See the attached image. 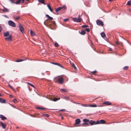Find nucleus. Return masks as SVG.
I'll return each mask as SVG.
<instances>
[{
    "label": "nucleus",
    "instance_id": "1",
    "mask_svg": "<svg viewBox=\"0 0 131 131\" xmlns=\"http://www.w3.org/2000/svg\"><path fill=\"white\" fill-rule=\"evenodd\" d=\"M8 24L9 25L12 27H16V25L15 23L12 20H9L8 22Z\"/></svg>",
    "mask_w": 131,
    "mask_h": 131
},
{
    "label": "nucleus",
    "instance_id": "2",
    "mask_svg": "<svg viewBox=\"0 0 131 131\" xmlns=\"http://www.w3.org/2000/svg\"><path fill=\"white\" fill-rule=\"evenodd\" d=\"M96 23L97 25H100L102 26H103L104 24L103 22L100 20H97L96 21Z\"/></svg>",
    "mask_w": 131,
    "mask_h": 131
},
{
    "label": "nucleus",
    "instance_id": "3",
    "mask_svg": "<svg viewBox=\"0 0 131 131\" xmlns=\"http://www.w3.org/2000/svg\"><path fill=\"white\" fill-rule=\"evenodd\" d=\"M73 20L74 22H80L81 21L82 19L80 18H77L76 17H74L73 18Z\"/></svg>",
    "mask_w": 131,
    "mask_h": 131
},
{
    "label": "nucleus",
    "instance_id": "4",
    "mask_svg": "<svg viewBox=\"0 0 131 131\" xmlns=\"http://www.w3.org/2000/svg\"><path fill=\"white\" fill-rule=\"evenodd\" d=\"M19 30L21 31L23 34L24 33V29L23 27L20 24L19 25Z\"/></svg>",
    "mask_w": 131,
    "mask_h": 131
},
{
    "label": "nucleus",
    "instance_id": "5",
    "mask_svg": "<svg viewBox=\"0 0 131 131\" xmlns=\"http://www.w3.org/2000/svg\"><path fill=\"white\" fill-rule=\"evenodd\" d=\"M63 78H59L58 79V81L59 83L62 84L63 82Z\"/></svg>",
    "mask_w": 131,
    "mask_h": 131
},
{
    "label": "nucleus",
    "instance_id": "6",
    "mask_svg": "<svg viewBox=\"0 0 131 131\" xmlns=\"http://www.w3.org/2000/svg\"><path fill=\"white\" fill-rule=\"evenodd\" d=\"M64 7V9L66 8V6H63V7H59L57 8H56L55 10V12L56 13H57L59 10H61Z\"/></svg>",
    "mask_w": 131,
    "mask_h": 131
},
{
    "label": "nucleus",
    "instance_id": "7",
    "mask_svg": "<svg viewBox=\"0 0 131 131\" xmlns=\"http://www.w3.org/2000/svg\"><path fill=\"white\" fill-rule=\"evenodd\" d=\"M5 39L8 41H11L12 40V37L11 35H9L8 37L5 38Z\"/></svg>",
    "mask_w": 131,
    "mask_h": 131
},
{
    "label": "nucleus",
    "instance_id": "8",
    "mask_svg": "<svg viewBox=\"0 0 131 131\" xmlns=\"http://www.w3.org/2000/svg\"><path fill=\"white\" fill-rule=\"evenodd\" d=\"M0 118H1L2 120H4L5 119H6L7 118L6 117L2 115H0Z\"/></svg>",
    "mask_w": 131,
    "mask_h": 131
},
{
    "label": "nucleus",
    "instance_id": "9",
    "mask_svg": "<svg viewBox=\"0 0 131 131\" xmlns=\"http://www.w3.org/2000/svg\"><path fill=\"white\" fill-rule=\"evenodd\" d=\"M81 121L80 119L79 118L76 119L75 120V124H79L80 122Z\"/></svg>",
    "mask_w": 131,
    "mask_h": 131
},
{
    "label": "nucleus",
    "instance_id": "10",
    "mask_svg": "<svg viewBox=\"0 0 131 131\" xmlns=\"http://www.w3.org/2000/svg\"><path fill=\"white\" fill-rule=\"evenodd\" d=\"M1 123L3 128H5L6 127V125L5 124H4V123H3L2 122H1Z\"/></svg>",
    "mask_w": 131,
    "mask_h": 131
},
{
    "label": "nucleus",
    "instance_id": "11",
    "mask_svg": "<svg viewBox=\"0 0 131 131\" xmlns=\"http://www.w3.org/2000/svg\"><path fill=\"white\" fill-rule=\"evenodd\" d=\"M89 123L91 125H93L95 124V122L92 120L89 121Z\"/></svg>",
    "mask_w": 131,
    "mask_h": 131
},
{
    "label": "nucleus",
    "instance_id": "12",
    "mask_svg": "<svg viewBox=\"0 0 131 131\" xmlns=\"http://www.w3.org/2000/svg\"><path fill=\"white\" fill-rule=\"evenodd\" d=\"M104 104H106V105H110L111 104V103L109 101H106L104 103Z\"/></svg>",
    "mask_w": 131,
    "mask_h": 131
},
{
    "label": "nucleus",
    "instance_id": "13",
    "mask_svg": "<svg viewBox=\"0 0 131 131\" xmlns=\"http://www.w3.org/2000/svg\"><path fill=\"white\" fill-rule=\"evenodd\" d=\"M46 17L48 18V19L49 20H52L53 19L52 17H50L48 14H46Z\"/></svg>",
    "mask_w": 131,
    "mask_h": 131
},
{
    "label": "nucleus",
    "instance_id": "14",
    "mask_svg": "<svg viewBox=\"0 0 131 131\" xmlns=\"http://www.w3.org/2000/svg\"><path fill=\"white\" fill-rule=\"evenodd\" d=\"M9 35V33L8 31H7L4 34V37H7Z\"/></svg>",
    "mask_w": 131,
    "mask_h": 131
},
{
    "label": "nucleus",
    "instance_id": "15",
    "mask_svg": "<svg viewBox=\"0 0 131 131\" xmlns=\"http://www.w3.org/2000/svg\"><path fill=\"white\" fill-rule=\"evenodd\" d=\"M3 9L2 10L3 11L6 12H8V9L7 8L4 7L3 6Z\"/></svg>",
    "mask_w": 131,
    "mask_h": 131
},
{
    "label": "nucleus",
    "instance_id": "16",
    "mask_svg": "<svg viewBox=\"0 0 131 131\" xmlns=\"http://www.w3.org/2000/svg\"><path fill=\"white\" fill-rule=\"evenodd\" d=\"M0 102L2 103H5V100L4 99L0 98Z\"/></svg>",
    "mask_w": 131,
    "mask_h": 131
},
{
    "label": "nucleus",
    "instance_id": "17",
    "mask_svg": "<svg viewBox=\"0 0 131 131\" xmlns=\"http://www.w3.org/2000/svg\"><path fill=\"white\" fill-rule=\"evenodd\" d=\"M60 91L61 92H67L68 91V90L66 89H61L60 90Z\"/></svg>",
    "mask_w": 131,
    "mask_h": 131
},
{
    "label": "nucleus",
    "instance_id": "18",
    "mask_svg": "<svg viewBox=\"0 0 131 131\" xmlns=\"http://www.w3.org/2000/svg\"><path fill=\"white\" fill-rule=\"evenodd\" d=\"M47 6L48 7L49 9L50 10V11L51 12H52V10L51 8L50 5L49 4H48L47 5Z\"/></svg>",
    "mask_w": 131,
    "mask_h": 131
},
{
    "label": "nucleus",
    "instance_id": "19",
    "mask_svg": "<svg viewBox=\"0 0 131 131\" xmlns=\"http://www.w3.org/2000/svg\"><path fill=\"white\" fill-rule=\"evenodd\" d=\"M45 0H38V2L42 4L45 5V4L44 3Z\"/></svg>",
    "mask_w": 131,
    "mask_h": 131
},
{
    "label": "nucleus",
    "instance_id": "20",
    "mask_svg": "<svg viewBox=\"0 0 131 131\" xmlns=\"http://www.w3.org/2000/svg\"><path fill=\"white\" fill-rule=\"evenodd\" d=\"M27 59H28L27 58L26 59H24V60H23V59L18 60H17L16 61L17 62H20L23 61H24L26 60H27Z\"/></svg>",
    "mask_w": 131,
    "mask_h": 131
},
{
    "label": "nucleus",
    "instance_id": "21",
    "mask_svg": "<svg viewBox=\"0 0 131 131\" xmlns=\"http://www.w3.org/2000/svg\"><path fill=\"white\" fill-rule=\"evenodd\" d=\"M100 122V124H105L106 123V122L104 120H101Z\"/></svg>",
    "mask_w": 131,
    "mask_h": 131
},
{
    "label": "nucleus",
    "instance_id": "22",
    "mask_svg": "<svg viewBox=\"0 0 131 131\" xmlns=\"http://www.w3.org/2000/svg\"><path fill=\"white\" fill-rule=\"evenodd\" d=\"M30 34L32 36H34L35 35V34L34 32L32 31L31 30H30Z\"/></svg>",
    "mask_w": 131,
    "mask_h": 131
},
{
    "label": "nucleus",
    "instance_id": "23",
    "mask_svg": "<svg viewBox=\"0 0 131 131\" xmlns=\"http://www.w3.org/2000/svg\"><path fill=\"white\" fill-rule=\"evenodd\" d=\"M83 121L84 123H86L88 122H89V120L88 119L85 118L83 119Z\"/></svg>",
    "mask_w": 131,
    "mask_h": 131
},
{
    "label": "nucleus",
    "instance_id": "24",
    "mask_svg": "<svg viewBox=\"0 0 131 131\" xmlns=\"http://www.w3.org/2000/svg\"><path fill=\"white\" fill-rule=\"evenodd\" d=\"M101 36L102 37H103L105 36V34L104 32H102L101 33Z\"/></svg>",
    "mask_w": 131,
    "mask_h": 131
},
{
    "label": "nucleus",
    "instance_id": "25",
    "mask_svg": "<svg viewBox=\"0 0 131 131\" xmlns=\"http://www.w3.org/2000/svg\"><path fill=\"white\" fill-rule=\"evenodd\" d=\"M80 34L82 35H84L85 34V32L84 30H82L80 33Z\"/></svg>",
    "mask_w": 131,
    "mask_h": 131
},
{
    "label": "nucleus",
    "instance_id": "26",
    "mask_svg": "<svg viewBox=\"0 0 131 131\" xmlns=\"http://www.w3.org/2000/svg\"><path fill=\"white\" fill-rule=\"evenodd\" d=\"M128 68V66H126L124 67L123 68V69L124 70H127Z\"/></svg>",
    "mask_w": 131,
    "mask_h": 131
},
{
    "label": "nucleus",
    "instance_id": "27",
    "mask_svg": "<svg viewBox=\"0 0 131 131\" xmlns=\"http://www.w3.org/2000/svg\"><path fill=\"white\" fill-rule=\"evenodd\" d=\"M127 5H131V1L130 0L128 1L127 4Z\"/></svg>",
    "mask_w": 131,
    "mask_h": 131
},
{
    "label": "nucleus",
    "instance_id": "28",
    "mask_svg": "<svg viewBox=\"0 0 131 131\" xmlns=\"http://www.w3.org/2000/svg\"><path fill=\"white\" fill-rule=\"evenodd\" d=\"M36 108H37V109H39V110L45 109V108H42L41 107H36Z\"/></svg>",
    "mask_w": 131,
    "mask_h": 131
},
{
    "label": "nucleus",
    "instance_id": "29",
    "mask_svg": "<svg viewBox=\"0 0 131 131\" xmlns=\"http://www.w3.org/2000/svg\"><path fill=\"white\" fill-rule=\"evenodd\" d=\"M63 78H64L65 79V80H66V81H67L68 80V79L67 78V77L65 76H63Z\"/></svg>",
    "mask_w": 131,
    "mask_h": 131
},
{
    "label": "nucleus",
    "instance_id": "30",
    "mask_svg": "<svg viewBox=\"0 0 131 131\" xmlns=\"http://www.w3.org/2000/svg\"><path fill=\"white\" fill-rule=\"evenodd\" d=\"M20 3V2L19 0H17L15 2H14V3H15L17 4H19Z\"/></svg>",
    "mask_w": 131,
    "mask_h": 131
},
{
    "label": "nucleus",
    "instance_id": "31",
    "mask_svg": "<svg viewBox=\"0 0 131 131\" xmlns=\"http://www.w3.org/2000/svg\"><path fill=\"white\" fill-rule=\"evenodd\" d=\"M59 99H60L59 98H54L53 100V101L54 102H55V101H56L59 100Z\"/></svg>",
    "mask_w": 131,
    "mask_h": 131
},
{
    "label": "nucleus",
    "instance_id": "32",
    "mask_svg": "<svg viewBox=\"0 0 131 131\" xmlns=\"http://www.w3.org/2000/svg\"><path fill=\"white\" fill-rule=\"evenodd\" d=\"M13 102L14 103H16L17 102V101L16 99H14L13 100Z\"/></svg>",
    "mask_w": 131,
    "mask_h": 131
},
{
    "label": "nucleus",
    "instance_id": "33",
    "mask_svg": "<svg viewBox=\"0 0 131 131\" xmlns=\"http://www.w3.org/2000/svg\"><path fill=\"white\" fill-rule=\"evenodd\" d=\"M54 45L56 47H58L59 46L58 44L56 42H55Z\"/></svg>",
    "mask_w": 131,
    "mask_h": 131
},
{
    "label": "nucleus",
    "instance_id": "34",
    "mask_svg": "<svg viewBox=\"0 0 131 131\" xmlns=\"http://www.w3.org/2000/svg\"><path fill=\"white\" fill-rule=\"evenodd\" d=\"M20 17V16H18L15 18L14 17V18L16 20H18L19 19Z\"/></svg>",
    "mask_w": 131,
    "mask_h": 131
},
{
    "label": "nucleus",
    "instance_id": "35",
    "mask_svg": "<svg viewBox=\"0 0 131 131\" xmlns=\"http://www.w3.org/2000/svg\"><path fill=\"white\" fill-rule=\"evenodd\" d=\"M100 124V122L99 121H97L96 122H95V124Z\"/></svg>",
    "mask_w": 131,
    "mask_h": 131
},
{
    "label": "nucleus",
    "instance_id": "36",
    "mask_svg": "<svg viewBox=\"0 0 131 131\" xmlns=\"http://www.w3.org/2000/svg\"><path fill=\"white\" fill-rule=\"evenodd\" d=\"M70 99L69 97H68L66 96L64 97V99L66 100H68Z\"/></svg>",
    "mask_w": 131,
    "mask_h": 131
},
{
    "label": "nucleus",
    "instance_id": "37",
    "mask_svg": "<svg viewBox=\"0 0 131 131\" xmlns=\"http://www.w3.org/2000/svg\"><path fill=\"white\" fill-rule=\"evenodd\" d=\"M85 30L87 31L88 32H89L90 31L89 28H86L85 29Z\"/></svg>",
    "mask_w": 131,
    "mask_h": 131
},
{
    "label": "nucleus",
    "instance_id": "38",
    "mask_svg": "<svg viewBox=\"0 0 131 131\" xmlns=\"http://www.w3.org/2000/svg\"><path fill=\"white\" fill-rule=\"evenodd\" d=\"M96 72V71H95L92 72V73L93 74H95Z\"/></svg>",
    "mask_w": 131,
    "mask_h": 131
},
{
    "label": "nucleus",
    "instance_id": "39",
    "mask_svg": "<svg viewBox=\"0 0 131 131\" xmlns=\"http://www.w3.org/2000/svg\"><path fill=\"white\" fill-rule=\"evenodd\" d=\"M72 66L75 69H77V68L76 67L75 65L73 63H72Z\"/></svg>",
    "mask_w": 131,
    "mask_h": 131
},
{
    "label": "nucleus",
    "instance_id": "40",
    "mask_svg": "<svg viewBox=\"0 0 131 131\" xmlns=\"http://www.w3.org/2000/svg\"><path fill=\"white\" fill-rule=\"evenodd\" d=\"M88 26L87 25H83L82 26V27L83 28L86 27Z\"/></svg>",
    "mask_w": 131,
    "mask_h": 131
},
{
    "label": "nucleus",
    "instance_id": "41",
    "mask_svg": "<svg viewBox=\"0 0 131 131\" xmlns=\"http://www.w3.org/2000/svg\"><path fill=\"white\" fill-rule=\"evenodd\" d=\"M83 124L84 125H85L86 126H88V125H89V124L88 123H83Z\"/></svg>",
    "mask_w": 131,
    "mask_h": 131
},
{
    "label": "nucleus",
    "instance_id": "42",
    "mask_svg": "<svg viewBox=\"0 0 131 131\" xmlns=\"http://www.w3.org/2000/svg\"><path fill=\"white\" fill-rule=\"evenodd\" d=\"M81 105H82V106H85V107H87V106L86 105H85V104H81Z\"/></svg>",
    "mask_w": 131,
    "mask_h": 131
},
{
    "label": "nucleus",
    "instance_id": "43",
    "mask_svg": "<svg viewBox=\"0 0 131 131\" xmlns=\"http://www.w3.org/2000/svg\"><path fill=\"white\" fill-rule=\"evenodd\" d=\"M69 20V19H65L63 20L65 22H66L67 20Z\"/></svg>",
    "mask_w": 131,
    "mask_h": 131
},
{
    "label": "nucleus",
    "instance_id": "44",
    "mask_svg": "<svg viewBox=\"0 0 131 131\" xmlns=\"http://www.w3.org/2000/svg\"><path fill=\"white\" fill-rule=\"evenodd\" d=\"M2 27L1 26H0V32H1L2 31Z\"/></svg>",
    "mask_w": 131,
    "mask_h": 131
},
{
    "label": "nucleus",
    "instance_id": "45",
    "mask_svg": "<svg viewBox=\"0 0 131 131\" xmlns=\"http://www.w3.org/2000/svg\"><path fill=\"white\" fill-rule=\"evenodd\" d=\"M8 86L11 88L12 89H13L12 87L11 86L10 84H8Z\"/></svg>",
    "mask_w": 131,
    "mask_h": 131
},
{
    "label": "nucleus",
    "instance_id": "46",
    "mask_svg": "<svg viewBox=\"0 0 131 131\" xmlns=\"http://www.w3.org/2000/svg\"><path fill=\"white\" fill-rule=\"evenodd\" d=\"M3 16H4V17H6V18H9L8 17V16H7L6 15H3Z\"/></svg>",
    "mask_w": 131,
    "mask_h": 131
},
{
    "label": "nucleus",
    "instance_id": "47",
    "mask_svg": "<svg viewBox=\"0 0 131 131\" xmlns=\"http://www.w3.org/2000/svg\"><path fill=\"white\" fill-rule=\"evenodd\" d=\"M71 101V102H72L73 103H74L75 104H80V103H77L74 102H72V101Z\"/></svg>",
    "mask_w": 131,
    "mask_h": 131
},
{
    "label": "nucleus",
    "instance_id": "48",
    "mask_svg": "<svg viewBox=\"0 0 131 131\" xmlns=\"http://www.w3.org/2000/svg\"><path fill=\"white\" fill-rule=\"evenodd\" d=\"M116 44L118 45L120 44L119 43L118 41H116Z\"/></svg>",
    "mask_w": 131,
    "mask_h": 131
},
{
    "label": "nucleus",
    "instance_id": "49",
    "mask_svg": "<svg viewBox=\"0 0 131 131\" xmlns=\"http://www.w3.org/2000/svg\"><path fill=\"white\" fill-rule=\"evenodd\" d=\"M51 63L54 64L56 65L57 64V63L54 62H51Z\"/></svg>",
    "mask_w": 131,
    "mask_h": 131
},
{
    "label": "nucleus",
    "instance_id": "50",
    "mask_svg": "<svg viewBox=\"0 0 131 131\" xmlns=\"http://www.w3.org/2000/svg\"><path fill=\"white\" fill-rule=\"evenodd\" d=\"M46 116L47 117H49V115H48V114H46Z\"/></svg>",
    "mask_w": 131,
    "mask_h": 131
},
{
    "label": "nucleus",
    "instance_id": "51",
    "mask_svg": "<svg viewBox=\"0 0 131 131\" xmlns=\"http://www.w3.org/2000/svg\"><path fill=\"white\" fill-rule=\"evenodd\" d=\"M91 106L94 107H95L97 106H96L95 105H92Z\"/></svg>",
    "mask_w": 131,
    "mask_h": 131
},
{
    "label": "nucleus",
    "instance_id": "52",
    "mask_svg": "<svg viewBox=\"0 0 131 131\" xmlns=\"http://www.w3.org/2000/svg\"><path fill=\"white\" fill-rule=\"evenodd\" d=\"M30 85L31 86H32L34 88H35V87L32 84H30Z\"/></svg>",
    "mask_w": 131,
    "mask_h": 131
},
{
    "label": "nucleus",
    "instance_id": "53",
    "mask_svg": "<svg viewBox=\"0 0 131 131\" xmlns=\"http://www.w3.org/2000/svg\"><path fill=\"white\" fill-rule=\"evenodd\" d=\"M10 105L11 106H12L14 108H15V106H14L12 105H11L10 104Z\"/></svg>",
    "mask_w": 131,
    "mask_h": 131
},
{
    "label": "nucleus",
    "instance_id": "54",
    "mask_svg": "<svg viewBox=\"0 0 131 131\" xmlns=\"http://www.w3.org/2000/svg\"><path fill=\"white\" fill-rule=\"evenodd\" d=\"M9 96L10 98H12L13 97V96L11 95H9Z\"/></svg>",
    "mask_w": 131,
    "mask_h": 131
},
{
    "label": "nucleus",
    "instance_id": "55",
    "mask_svg": "<svg viewBox=\"0 0 131 131\" xmlns=\"http://www.w3.org/2000/svg\"><path fill=\"white\" fill-rule=\"evenodd\" d=\"M60 111H65V109H62L61 110H60Z\"/></svg>",
    "mask_w": 131,
    "mask_h": 131
},
{
    "label": "nucleus",
    "instance_id": "56",
    "mask_svg": "<svg viewBox=\"0 0 131 131\" xmlns=\"http://www.w3.org/2000/svg\"><path fill=\"white\" fill-rule=\"evenodd\" d=\"M21 0V3H23L24 2V0Z\"/></svg>",
    "mask_w": 131,
    "mask_h": 131
},
{
    "label": "nucleus",
    "instance_id": "57",
    "mask_svg": "<svg viewBox=\"0 0 131 131\" xmlns=\"http://www.w3.org/2000/svg\"><path fill=\"white\" fill-rule=\"evenodd\" d=\"M10 1L11 2H12V3H14L15 2H14L13 1V0H10Z\"/></svg>",
    "mask_w": 131,
    "mask_h": 131
},
{
    "label": "nucleus",
    "instance_id": "58",
    "mask_svg": "<svg viewBox=\"0 0 131 131\" xmlns=\"http://www.w3.org/2000/svg\"><path fill=\"white\" fill-rule=\"evenodd\" d=\"M109 50H110V51H112V49L111 48H110L109 49Z\"/></svg>",
    "mask_w": 131,
    "mask_h": 131
},
{
    "label": "nucleus",
    "instance_id": "59",
    "mask_svg": "<svg viewBox=\"0 0 131 131\" xmlns=\"http://www.w3.org/2000/svg\"><path fill=\"white\" fill-rule=\"evenodd\" d=\"M59 66L62 68H63V66H62L61 65H60Z\"/></svg>",
    "mask_w": 131,
    "mask_h": 131
},
{
    "label": "nucleus",
    "instance_id": "60",
    "mask_svg": "<svg viewBox=\"0 0 131 131\" xmlns=\"http://www.w3.org/2000/svg\"><path fill=\"white\" fill-rule=\"evenodd\" d=\"M56 65H57L59 66L60 64L57 63V64Z\"/></svg>",
    "mask_w": 131,
    "mask_h": 131
},
{
    "label": "nucleus",
    "instance_id": "61",
    "mask_svg": "<svg viewBox=\"0 0 131 131\" xmlns=\"http://www.w3.org/2000/svg\"><path fill=\"white\" fill-rule=\"evenodd\" d=\"M17 12L18 14H19V13H20V11H18Z\"/></svg>",
    "mask_w": 131,
    "mask_h": 131
},
{
    "label": "nucleus",
    "instance_id": "62",
    "mask_svg": "<svg viewBox=\"0 0 131 131\" xmlns=\"http://www.w3.org/2000/svg\"><path fill=\"white\" fill-rule=\"evenodd\" d=\"M80 15H78V17L79 18H80Z\"/></svg>",
    "mask_w": 131,
    "mask_h": 131
},
{
    "label": "nucleus",
    "instance_id": "63",
    "mask_svg": "<svg viewBox=\"0 0 131 131\" xmlns=\"http://www.w3.org/2000/svg\"><path fill=\"white\" fill-rule=\"evenodd\" d=\"M27 83L30 85V84H31V83Z\"/></svg>",
    "mask_w": 131,
    "mask_h": 131
},
{
    "label": "nucleus",
    "instance_id": "64",
    "mask_svg": "<svg viewBox=\"0 0 131 131\" xmlns=\"http://www.w3.org/2000/svg\"><path fill=\"white\" fill-rule=\"evenodd\" d=\"M41 74H42V75H44V74L43 73H41Z\"/></svg>",
    "mask_w": 131,
    "mask_h": 131
}]
</instances>
